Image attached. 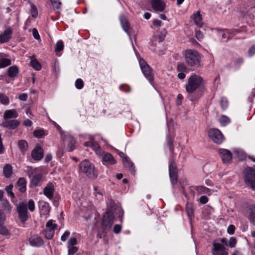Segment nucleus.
<instances>
[{"label":"nucleus","instance_id":"nucleus-49","mask_svg":"<svg viewBox=\"0 0 255 255\" xmlns=\"http://www.w3.org/2000/svg\"><path fill=\"white\" fill-rule=\"evenodd\" d=\"M54 8L58 9L60 7L61 3L59 0H50Z\"/></svg>","mask_w":255,"mask_h":255},{"label":"nucleus","instance_id":"nucleus-12","mask_svg":"<svg viewBox=\"0 0 255 255\" xmlns=\"http://www.w3.org/2000/svg\"><path fill=\"white\" fill-rule=\"evenodd\" d=\"M221 157L225 163H228L232 158V154L229 150L225 149H221L219 151Z\"/></svg>","mask_w":255,"mask_h":255},{"label":"nucleus","instance_id":"nucleus-21","mask_svg":"<svg viewBox=\"0 0 255 255\" xmlns=\"http://www.w3.org/2000/svg\"><path fill=\"white\" fill-rule=\"evenodd\" d=\"M0 202L2 209L5 212H6L7 213H10L11 212L12 206L11 205L9 201L6 198H4Z\"/></svg>","mask_w":255,"mask_h":255},{"label":"nucleus","instance_id":"nucleus-39","mask_svg":"<svg viewBox=\"0 0 255 255\" xmlns=\"http://www.w3.org/2000/svg\"><path fill=\"white\" fill-rule=\"evenodd\" d=\"M33 135L36 137H41L45 135V131L43 129H36L33 131Z\"/></svg>","mask_w":255,"mask_h":255},{"label":"nucleus","instance_id":"nucleus-8","mask_svg":"<svg viewBox=\"0 0 255 255\" xmlns=\"http://www.w3.org/2000/svg\"><path fill=\"white\" fill-rule=\"evenodd\" d=\"M208 135L214 142L217 144H220L223 141V135L218 129L213 128L210 129L208 132Z\"/></svg>","mask_w":255,"mask_h":255},{"label":"nucleus","instance_id":"nucleus-52","mask_svg":"<svg viewBox=\"0 0 255 255\" xmlns=\"http://www.w3.org/2000/svg\"><path fill=\"white\" fill-rule=\"evenodd\" d=\"M237 243V240L233 237L230 238L229 242L228 243V246L230 248H233L235 246Z\"/></svg>","mask_w":255,"mask_h":255},{"label":"nucleus","instance_id":"nucleus-62","mask_svg":"<svg viewBox=\"0 0 255 255\" xmlns=\"http://www.w3.org/2000/svg\"><path fill=\"white\" fill-rule=\"evenodd\" d=\"M183 99V96L181 94H179L177 97V104L178 105H181L182 104V100Z\"/></svg>","mask_w":255,"mask_h":255},{"label":"nucleus","instance_id":"nucleus-54","mask_svg":"<svg viewBox=\"0 0 255 255\" xmlns=\"http://www.w3.org/2000/svg\"><path fill=\"white\" fill-rule=\"evenodd\" d=\"M235 227L233 225H230L227 229L228 233L230 235H233L235 233Z\"/></svg>","mask_w":255,"mask_h":255},{"label":"nucleus","instance_id":"nucleus-55","mask_svg":"<svg viewBox=\"0 0 255 255\" xmlns=\"http://www.w3.org/2000/svg\"><path fill=\"white\" fill-rule=\"evenodd\" d=\"M122 229V226L120 225H115L114 227L113 231L116 234L120 233Z\"/></svg>","mask_w":255,"mask_h":255},{"label":"nucleus","instance_id":"nucleus-15","mask_svg":"<svg viewBox=\"0 0 255 255\" xmlns=\"http://www.w3.org/2000/svg\"><path fill=\"white\" fill-rule=\"evenodd\" d=\"M151 3L153 9L157 11H163L166 6L162 0H151Z\"/></svg>","mask_w":255,"mask_h":255},{"label":"nucleus","instance_id":"nucleus-44","mask_svg":"<svg viewBox=\"0 0 255 255\" xmlns=\"http://www.w3.org/2000/svg\"><path fill=\"white\" fill-rule=\"evenodd\" d=\"M0 101L3 104H7L9 103V99L4 94H0Z\"/></svg>","mask_w":255,"mask_h":255},{"label":"nucleus","instance_id":"nucleus-63","mask_svg":"<svg viewBox=\"0 0 255 255\" xmlns=\"http://www.w3.org/2000/svg\"><path fill=\"white\" fill-rule=\"evenodd\" d=\"M195 36L197 39L200 40L203 38V34L200 31H197L195 33Z\"/></svg>","mask_w":255,"mask_h":255},{"label":"nucleus","instance_id":"nucleus-24","mask_svg":"<svg viewBox=\"0 0 255 255\" xmlns=\"http://www.w3.org/2000/svg\"><path fill=\"white\" fill-rule=\"evenodd\" d=\"M192 18L196 25L199 27H201L202 26V18L200 11H198L196 13L194 14L192 16Z\"/></svg>","mask_w":255,"mask_h":255},{"label":"nucleus","instance_id":"nucleus-64","mask_svg":"<svg viewBox=\"0 0 255 255\" xmlns=\"http://www.w3.org/2000/svg\"><path fill=\"white\" fill-rule=\"evenodd\" d=\"M19 99L23 101H25L27 99V95L26 94H21L19 96Z\"/></svg>","mask_w":255,"mask_h":255},{"label":"nucleus","instance_id":"nucleus-48","mask_svg":"<svg viewBox=\"0 0 255 255\" xmlns=\"http://www.w3.org/2000/svg\"><path fill=\"white\" fill-rule=\"evenodd\" d=\"M28 208L31 211L33 212L35 209V204L33 200L30 199L28 202Z\"/></svg>","mask_w":255,"mask_h":255},{"label":"nucleus","instance_id":"nucleus-30","mask_svg":"<svg viewBox=\"0 0 255 255\" xmlns=\"http://www.w3.org/2000/svg\"><path fill=\"white\" fill-rule=\"evenodd\" d=\"M248 218L250 222L253 225H255V206H252L250 208Z\"/></svg>","mask_w":255,"mask_h":255},{"label":"nucleus","instance_id":"nucleus-51","mask_svg":"<svg viewBox=\"0 0 255 255\" xmlns=\"http://www.w3.org/2000/svg\"><path fill=\"white\" fill-rule=\"evenodd\" d=\"M221 106L222 108L225 110L226 109L228 105V101L226 99H225L224 98H222L220 102Z\"/></svg>","mask_w":255,"mask_h":255},{"label":"nucleus","instance_id":"nucleus-60","mask_svg":"<svg viewBox=\"0 0 255 255\" xmlns=\"http://www.w3.org/2000/svg\"><path fill=\"white\" fill-rule=\"evenodd\" d=\"M255 54V45H253L248 51V54L249 56H252Z\"/></svg>","mask_w":255,"mask_h":255},{"label":"nucleus","instance_id":"nucleus-32","mask_svg":"<svg viewBox=\"0 0 255 255\" xmlns=\"http://www.w3.org/2000/svg\"><path fill=\"white\" fill-rule=\"evenodd\" d=\"M195 189L199 194H206L210 195L211 194V190L203 186H196Z\"/></svg>","mask_w":255,"mask_h":255},{"label":"nucleus","instance_id":"nucleus-28","mask_svg":"<svg viewBox=\"0 0 255 255\" xmlns=\"http://www.w3.org/2000/svg\"><path fill=\"white\" fill-rule=\"evenodd\" d=\"M103 161L108 162L110 164H115L116 163V160L113 156L109 153H107L103 157Z\"/></svg>","mask_w":255,"mask_h":255},{"label":"nucleus","instance_id":"nucleus-20","mask_svg":"<svg viewBox=\"0 0 255 255\" xmlns=\"http://www.w3.org/2000/svg\"><path fill=\"white\" fill-rule=\"evenodd\" d=\"M117 208L118 205L112 199H109L107 202V209L106 212L114 214Z\"/></svg>","mask_w":255,"mask_h":255},{"label":"nucleus","instance_id":"nucleus-31","mask_svg":"<svg viewBox=\"0 0 255 255\" xmlns=\"http://www.w3.org/2000/svg\"><path fill=\"white\" fill-rule=\"evenodd\" d=\"M186 211L187 214L190 219L194 217V209L193 204L187 202L186 206Z\"/></svg>","mask_w":255,"mask_h":255},{"label":"nucleus","instance_id":"nucleus-18","mask_svg":"<svg viewBox=\"0 0 255 255\" xmlns=\"http://www.w3.org/2000/svg\"><path fill=\"white\" fill-rule=\"evenodd\" d=\"M123 164L125 167L128 168L129 171L132 174H134L135 170L133 163L128 159V157H125L123 160Z\"/></svg>","mask_w":255,"mask_h":255},{"label":"nucleus","instance_id":"nucleus-29","mask_svg":"<svg viewBox=\"0 0 255 255\" xmlns=\"http://www.w3.org/2000/svg\"><path fill=\"white\" fill-rule=\"evenodd\" d=\"M31 66L36 70H40L41 69V65L40 63L35 59V56L32 55L30 56Z\"/></svg>","mask_w":255,"mask_h":255},{"label":"nucleus","instance_id":"nucleus-3","mask_svg":"<svg viewBox=\"0 0 255 255\" xmlns=\"http://www.w3.org/2000/svg\"><path fill=\"white\" fill-rule=\"evenodd\" d=\"M79 168L89 178L95 179L98 176V172L95 166L88 160L82 161L79 164Z\"/></svg>","mask_w":255,"mask_h":255},{"label":"nucleus","instance_id":"nucleus-58","mask_svg":"<svg viewBox=\"0 0 255 255\" xmlns=\"http://www.w3.org/2000/svg\"><path fill=\"white\" fill-rule=\"evenodd\" d=\"M70 235L69 231H66L61 237V240L63 242L65 241Z\"/></svg>","mask_w":255,"mask_h":255},{"label":"nucleus","instance_id":"nucleus-45","mask_svg":"<svg viewBox=\"0 0 255 255\" xmlns=\"http://www.w3.org/2000/svg\"><path fill=\"white\" fill-rule=\"evenodd\" d=\"M220 123L223 126H226L227 124L230 123V120L229 118L225 116H223L222 117L221 119H220Z\"/></svg>","mask_w":255,"mask_h":255},{"label":"nucleus","instance_id":"nucleus-2","mask_svg":"<svg viewBox=\"0 0 255 255\" xmlns=\"http://www.w3.org/2000/svg\"><path fill=\"white\" fill-rule=\"evenodd\" d=\"M184 56L186 63L189 66L200 65L201 57L199 53L193 49H187L184 51Z\"/></svg>","mask_w":255,"mask_h":255},{"label":"nucleus","instance_id":"nucleus-11","mask_svg":"<svg viewBox=\"0 0 255 255\" xmlns=\"http://www.w3.org/2000/svg\"><path fill=\"white\" fill-rule=\"evenodd\" d=\"M32 158L37 161L40 160L43 157V151L41 146L37 144L31 151Z\"/></svg>","mask_w":255,"mask_h":255},{"label":"nucleus","instance_id":"nucleus-14","mask_svg":"<svg viewBox=\"0 0 255 255\" xmlns=\"http://www.w3.org/2000/svg\"><path fill=\"white\" fill-rule=\"evenodd\" d=\"M54 191L55 189L53 184L51 182H49L43 189V194L49 199L51 200L53 198Z\"/></svg>","mask_w":255,"mask_h":255},{"label":"nucleus","instance_id":"nucleus-17","mask_svg":"<svg viewBox=\"0 0 255 255\" xmlns=\"http://www.w3.org/2000/svg\"><path fill=\"white\" fill-rule=\"evenodd\" d=\"M42 176L41 174H37L33 176L30 181V187L34 188L37 186L42 181Z\"/></svg>","mask_w":255,"mask_h":255},{"label":"nucleus","instance_id":"nucleus-42","mask_svg":"<svg viewBox=\"0 0 255 255\" xmlns=\"http://www.w3.org/2000/svg\"><path fill=\"white\" fill-rule=\"evenodd\" d=\"M30 6H31L30 12H31V16L34 18L36 17L38 15V10H37L36 7L33 3H31Z\"/></svg>","mask_w":255,"mask_h":255},{"label":"nucleus","instance_id":"nucleus-10","mask_svg":"<svg viewBox=\"0 0 255 255\" xmlns=\"http://www.w3.org/2000/svg\"><path fill=\"white\" fill-rule=\"evenodd\" d=\"M213 248L212 250L213 255H228V253L226 251L225 247L220 243L214 242L213 243Z\"/></svg>","mask_w":255,"mask_h":255},{"label":"nucleus","instance_id":"nucleus-1","mask_svg":"<svg viewBox=\"0 0 255 255\" xmlns=\"http://www.w3.org/2000/svg\"><path fill=\"white\" fill-rule=\"evenodd\" d=\"M186 91L188 94H193L197 90L200 89L203 93L204 87L203 85V79L197 75L193 74L188 79L185 85Z\"/></svg>","mask_w":255,"mask_h":255},{"label":"nucleus","instance_id":"nucleus-40","mask_svg":"<svg viewBox=\"0 0 255 255\" xmlns=\"http://www.w3.org/2000/svg\"><path fill=\"white\" fill-rule=\"evenodd\" d=\"M64 44L62 40H59L56 44L55 51L60 52L63 49Z\"/></svg>","mask_w":255,"mask_h":255},{"label":"nucleus","instance_id":"nucleus-27","mask_svg":"<svg viewBox=\"0 0 255 255\" xmlns=\"http://www.w3.org/2000/svg\"><path fill=\"white\" fill-rule=\"evenodd\" d=\"M12 173V167L9 164H6L3 168V174L6 178H9Z\"/></svg>","mask_w":255,"mask_h":255},{"label":"nucleus","instance_id":"nucleus-23","mask_svg":"<svg viewBox=\"0 0 255 255\" xmlns=\"http://www.w3.org/2000/svg\"><path fill=\"white\" fill-rule=\"evenodd\" d=\"M16 185L19 187V191L21 193H24L26 190V181L25 178L20 177L17 181Z\"/></svg>","mask_w":255,"mask_h":255},{"label":"nucleus","instance_id":"nucleus-7","mask_svg":"<svg viewBox=\"0 0 255 255\" xmlns=\"http://www.w3.org/2000/svg\"><path fill=\"white\" fill-rule=\"evenodd\" d=\"M141 71L144 76L150 81L153 79V74L152 69L146 63V62L143 59H140L139 60Z\"/></svg>","mask_w":255,"mask_h":255},{"label":"nucleus","instance_id":"nucleus-61","mask_svg":"<svg viewBox=\"0 0 255 255\" xmlns=\"http://www.w3.org/2000/svg\"><path fill=\"white\" fill-rule=\"evenodd\" d=\"M208 199L205 196H202L200 198V202L202 204L207 203L208 202Z\"/></svg>","mask_w":255,"mask_h":255},{"label":"nucleus","instance_id":"nucleus-59","mask_svg":"<svg viewBox=\"0 0 255 255\" xmlns=\"http://www.w3.org/2000/svg\"><path fill=\"white\" fill-rule=\"evenodd\" d=\"M32 34L35 39L37 40L40 39V36L39 35L38 32L36 28H33L32 29Z\"/></svg>","mask_w":255,"mask_h":255},{"label":"nucleus","instance_id":"nucleus-9","mask_svg":"<svg viewBox=\"0 0 255 255\" xmlns=\"http://www.w3.org/2000/svg\"><path fill=\"white\" fill-rule=\"evenodd\" d=\"M169 172L171 182L172 184L174 185L177 182L178 177V171L175 161H171L169 165Z\"/></svg>","mask_w":255,"mask_h":255},{"label":"nucleus","instance_id":"nucleus-34","mask_svg":"<svg viewBox=\"0 0 255 255\" xmlns=\"http://www.w3.org/2000/svg\"><path fill=\"white\" fill-rule=\"evenodd\" d=\"M68 143L67 145V150L69 152L73 151L75 148V140L72 137L67 138Z\"/></svg>","mask_w":255,"mask_h":255},{"label":"nucleus","instance_id":"nucleus-50","mask_svg":"<svg viewBox=\"0 0 255 255\" xmlns=\"http://www.w3.org/2000/svg\"><path fill=\"white\" fill-rule=\"evenodd\" d=\"M68 255H73L78 251V248L76 247L71 246L68 247Z\"/></svg>","mask_w":255,"mask_h":255},{"label":"nucleus","instance_id":"nucleus-56","mask_svg":"<svg viewBox=\"0 0 255 255\" xmlns=\"http://www.w3.org/2000/svg\"><path fill=\"white\" fill-rule=\"evenodd\" d=\"M244 62V59L243 58H237L234 61V64L237 66H240Z\"/></svg>","mask_w":255,"mask_h":255},{"label":"nucleus","instance_id":"nucleus-19","mask_svg":"<svg viewBox=\"0 0 255 255\" xmlns=\"http://www.w3.org/2000/svg\"><path fill=\"white\" fill-rule=\"evenodd\" d=\"M29 242L31 246L34 247H40L43 244V241L41 237L34 236L29 239Z\"/></svg>","mask_w":255,"mask_h":255},{"label":"nucleus","instance_id":"nucleus-35","mask_svg":"<svg viewBox=\"0 0 255 255\" xmlns=\"http://www.w3.org/2000/svg\"><path fill=\"white\" fill-rule=\"evenodd\" d=\"M166 141H167V145H168L171 153L173 154L174 153V144H173V140L170 136V135H167Z\"/></svg>","mask_w":255,"mask_h":255},{"label":"nucleus","instance_id":"nucleus-13","mask_svg":"<svg viewBox=\"0 0 255 255\" xmlns=\"http://www.w3.org/2000/svg\"><path fill=\"white\" fill-rule=\"evenodd\" d=\"M19 125L20 122L17 120H5L1 124V126L10 129L16 128Z\"/></svg>","mask_w":255,"mask_h":255},{"label":"nucleus","instance_id":"nucleus-36","mask_svg":"<svg viewBox=\"0 0 255 255\" xmlns=\"http://www.w3.org/2000/svg\"><path fill=\"white\" fill-rule=\"evenodd\" d=\"M11 64V60L7 58L0 59V68L7 67Z\"/></svg>","mask_w":255,"mask_h":255},{"label":"nucleus","instance_id":"nucleus-41","mask_svg":"<svg viewBox=\"0 0 255 255\" xmlns=\"http://www.w3.org/2000/svg\"><path fill=\"white\" fill-rule=\"evenodd\" d=\"M46 227L48 228V229H51L53 231L56 229L57 225L56 224L53 223V220H49L46 224Z\"/></svg>","mask_w":255,"mask_h":255},{"label":"nucleus","instance_id":"nucleus-16","mask_svg":"<svg viewBox=\"0 0 255 255\" xmlns=\"http://www.w3.org/2000/svg\"><path fill=\"white\" fill-rule=\"evenodd\" d=\"M12 30L10 28L5 29L2 34H0V43L7 42L11 38Z\"/></svg>","mask_w":255,"mask_h":255},{"label":"nucleus","instance_id":"nucleus-5","mask_svg":"<svg viewBox=\"0 0 255 255\" xmlns=\"http://www.w3.org/2000/svg\"><path fill=\"white\" fill-rule=\"evenodd\" d=\"M16 211L19 219L22 223L24 224L29 217L27 204L24 202L20 203L16 207Z\"/></svg>","mask_w":255,"mask_h":255},{"label":"nucleus","instance_id":"nucleus-46","mask_svg":"<svg viewBox=\"0 0 255 255\" xmlns=\"http://www.w3.org/2000/svg\"><path fill=\"white\" fill-rule=\"evenodd\" d=\"M84 83L81 79H78L75 82V86L78 89H81L83 87Z\"/></svg>","mask_w":255,"mask_h":255},{"label":"nucleus","instance_id":"nucleus-43","mask_svg":"<svg viewBox=\"0 0 255 255\" xmlns=\"http://www.w3.org/2000/svg\"><path fill=\"white\" fill-rule=\"evenodd\" d=\"M0 234L3 236H7L9 235V232L8 229L4 226L0 224Z\"/></svg>","mask_w":255,"mask_h":255},{"label":"nucleus","instance_id":"nucleus-33","mask_svg":"<svg viewBox=\"0 0 255 255\" xmlns=\"http://www.w3.org/2000/svg\"><path fill=\"white\" fill-rule=\"evenodd\" d=\"M18 147L22 152H25L28 149V143L25 140H20L18 142Z\"/></svg>","mask_w":255,"mask_h":255},{"label":"nucleus","instance_id":"nucleus-4","mask_svg":"<svg viewBox=\"0 0 255 255\" xmlns=\"http://www.w3.org/2000/svg\"><path fill=\"white\" fill-rule=\"evenodd\" d=\"M243 174L245 183L253 189L255 188V169L247 167L244 170Z\"/></svg>","mask_w":255,"mask_h":255},{"label":"nucleus","instance_id":"nucleus-25","mask_svg":"<svg viewBox=\"0 0 255 255\" xmlns=\"http://www.w3.org/2000/svg\"><path fill=\"white\" fill-rule=\"evenodd\" d=\"M19 72V69L16 66H12L8 68L7 70L8 75L10 78H15Z\"/></svg>","mask_w":255,"mask_h":255},{"label":"nucleus","instance_id":"nucleus-53","mask_svg":"<svg viewBox=\"0 0 255 255\" xmlns=\"http://www.w3.org/2000/svg\"><path fill=\"white\" fill-rule=\"evenodd\" d=\"M5 220V216L4 212L0 209V224L3 223Z\"/></svg>","mask_w":255,"mask_h":255},{"label":"nucleus","instance_id":"nucleus-6","mask_svg":"<svg viewBox=\"0 0 255 255\" xmlns=\"http://www.w3.org/2000/svg\"><path fill=\"white\" fill-rule=\"evenodd\" d=\"M114 214L105 213L103 217L102 227L104 230H109L111 229L114 221Z\"/></svg>","mask_w":255,"mask_h":255},{"label":"nucleus","instance_id":"nucleus-38","mask_svg":"<svg viewBox=\"0 0 255 255\" xmlns=\"http://www.w3.org/2000/svg\"><path fill=\"white\" fill-rule=\"evenodd\" d=\"M43 234L47 239H51L54 235V231L51 229H46L44 231Z\"/></svg>","mask_w":255,"mask_h":255},{"label":"nucleus","instance_id":"nucleus-47","mask_svg":"<svg viewBox=\"0 0 255 255\" xmlns=\"http://www.w3.org/2000/svg\"><path fill=\"white\" fill-rule=\"evenodd\" d=\"M77 244V239L75 238H71L67 242L68 247L74 246Z\"/></svg>","mask_w":255,"mask_h":255},{"label":"nucleus","instance_id":"nucleus-37","mask_svg":"<svg viewBox=\"0 0 255 255\" xmlns=\"http://www.w3.org/2000/svg\"><path fill=\"white\" fill-rule=\"evenodd\" d=\"M13 187V186L12 184H9V185L7 186L5 188L6 192L10 196L12 199H13L15 198L14 194L12 192V191Z\"/></svg>","mask_w":255,"mask_h":255},{"label":"nucleus","instance_id":"nucleus-26","mask_svg":"<svg viewBox=\"0 0 255 255\" xmlns=\"http://www.w3.org/2000/svg\"><path fill=\"white\" fill-rule=\"evenodd\" d=\"M120 19L123 29L126 32H128L130 28L129 24L128 19L123 15L120 16Z\"/></svg>","mask_w":255,"mask_h":255},{"label":"nucleus","instance_id":"nucleus-22","mask_svg":"<svg viewBox=\"0 0 255 255\" xmlns=\"http://www.w3.org/2000/svg\"><path fill=\"white\" fill-rule=\"evenodd\" d=\"M18 114L15 109L8 110L5 111L3 115L4 119L7 120L11 118H16Z\"/></svg>","mask_w":255,"mask_h":255},{"label":"nucleus","instance_id":"nucleus-57","mask_svg":"<svg viewBox=\"0 0 255 255\" xmlns=\"http://www.w3.org/2000/svg\"><path fill=\"white\" fill-rule=\"evenodd\" d=\"M177 69L180 72H184L186 70V67L184 64L180 63L178 65Z\"/></svg>","mask_w":255,"mask_h":255}]
</instances>
